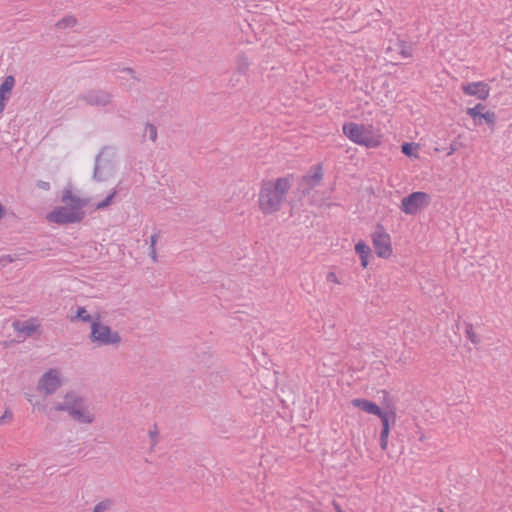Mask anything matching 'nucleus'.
Returning <instances> with one entry per match:
<instances>
[{
    "instance_id": "f257e3e1",
    "label": "nucleus",
    "mask_w": 512,
    "mask_h": 512,
    "mask_svg": "<svg viewBox=\"0 0 512 512\" xmlns=\"http://www.w3.org/2000/svg\"><path fill=\"white\" fill-rule=\"evenodd\" d=\"M293 180L294 175L288 174L275 180L262 181L258 194V206L264 215H272L281 210Z\"/></svg>"
},
{
    "instance_id": "f03ea898",
    "label": "nucleus",
    "mask_w": 512,
    "mask_h": 512,
    "mask_svg": "<svg viewBox=\"0 0 512 512\" xmlns=\"http://www.w3.org/2000/svg\"><path fill=\"white\" fill-rule=\"evenodd\" d=\"M56 411H65L75 421L84 424L93 422V415L86 410L84 399L74 391L65 394L63 402L54 405Z\"/></svg>"
},
{
    "instance_id": "7ed1b4c3",
    "label": "nucleus",
    "mask_w": 512,
    "mask_h": 512,
    "mask_svg": "<svg viewBox=\"0 0 512 512\" xmlns=\"http://www.w3.org/2000/svg\"><path fill=\"white\" fill-rule=\"evenodd\" d=\"M342 129L345 136L358 145L376 148L381 143L379 136L374 135L371 126L365 127L354 122H347Z\"/></svg>"
},
{
    "instance_id": "20e7f679",
    "label": "nucleus",
    "mask_w": 512,
    "mask_h": 512,
    "mask_svg": "<svg viewBox=\"0 0 512 512\" xmlns=\"http://www.w3.org/2000/svg\"><path fill=\"white\" fill-rule=\"evenodd\" d=\"M90 340L99 346L117 345L121 342V337L117 331L97 320L91 324Z\"/></svg>"
},
{
    "instance_id": "39448f33",
    "label": "nucleus",
    "mask_w": 512,
    "mask_h": 512,
    "mask_svg": "<svg viewBox=\"0 0 512 512\" xmlns=\"http://www.w3.org/2000/svg\"><path fill=\"white\" fill-rule=\"evenodd\" d=\"M323 179L322 164L314 165L311 170L301 176L297 182L296 192L300 198L308 195L315 187H317Z\"/></svg>"
},
{
    "instance_id": "423d86ee",
    "label": "nucleus",
    "mask_w": 512,
    "mask_h": 512,
    "mask_svg": "<svg viewBox=\"0 0 512 512\" xmlns=\"http://www.w3.org/2000/svg\"><path fill=\"white\" fill-rule=\"evenodd\" d=\"M431 202V196L422 191H415L401 200L400 209L406 215H416L420 210L428 207Z\"/></svg>"
},
{
    "instance_id": "0eeeda50",
    "label": "nucleus",
    "mask_w": 512,
    "mask_h": 512,
    "mask_svg": "<svg viewBox=\"0 0 512 512\" xmlns=\"http://www.w3.org/2000/svg\"><path fill=\"white\" fill-rule=\"evenodd\" d=\"M85 217V212H76L68 206L56 207L47 214V220L59 225L73 224L81 222Z\"/></svg>"
},
{
    "instance_id": "6e6552de",
    "label": "nucleus",
    "mask_w": 512,
    "mask_h": 512,
    "mask_svg": "<svg viewBox=\"0 0 512 512\" xmlns=\"http://www.w3.org/2000/svg\"><path fill=\"white\" fill-rule=\"evenodd\" d=\"M373 246L375 253L380 258H388L392 254L391 238L385 232L384 227L377 225L375 232L372 234Z\"/></svg>"
},
{
    "instance_id": "1a4fd4ad",
    "label": "nucleus",
    "mask_w": 512,
    "mask_h": 512,
    "mask_svg": "<svg viewBox=\"0 0 512 512\" xmlns=\"http://www.w3.org/2000/svg\"><path fill=\"white\" fill-rule=\"evenodd\" d=\"M112 94L102 89H91L78 96V99L90 106L105 107L112 101Z\"/></svg>"
},
{
    "instance_id": "9d476101",
    "label": "nucleus",
    "mask_w": 512,
    "mask_h": 512,
    "mask_svg": "<svg viewBox=\"0 0 512 512\" xmlns=\"http://www.w3.org/2000/svg\"><path fill=\"white\" fill-rule=\"evenodd\" d=\"M61 386L59 373L55 369L45 372L39 379L37 389L43 391L46 395H51Z\"/></svg>"
},
{
    "instance_id": "9b49d317",
    "label": "nucleus",
    "mask_w": 512,
    "mask_h": 512,
    "mask_svg": "<svg viewBox=\"0 0 512 512\" xmlns=\"http://www.w3.org/2000/svg\"><path fill=\"white\" fill-rule=\"evenodd\" d=\"M462 91L465 95L475 96L479 100H486L489 97L490 86L483 82H471L462 85Z\"/></svg>"
},
{
    "instance_id": "f8f14e48",
    "label": "nucleus",
    "mask_w": 512,
    "mask_h": 512,
    "mask_svg": "<svg viewBox=\"0 0 512 512\" xmlns=\"http://www.w3.org/2000/svg\"><path fill=\"white\" fill-rule=\"evenodd\" d=\"M62 202L67 203L68 207L73 209L76 212H84L83 208L87 206L88 199L80 198L75 196L72 191L68 188H65L62 193Z\"/></svg>"
},
{
    "instance_id": "ddd939ff",
    "label": "nucleus",
    "mask_w": 512,
    "mask_h": 512,
    "mask_svg": "<svg viewBox=\"0 0 512 512\" xmlns=\"http://www.w3.org/2000/svg\"><path fill=\"white\" fill-rule=\"evenodd\" d=\"M101 156L102 152L96 155L93 172V178L99 182L106 181L113 173V166L109 161L103 166L100 164Z\"/></svg>"
},
{
    "instance_id": "4468645a",
    "label": "nucleus",
    "mask_w": 512,
    "mask_h": 512,
    "mask_svg": "<svg viewBox=\"0 0 512 512\" xmlns=\"http://www.w3.org/2000/svg\"><path fill=\"white\" fill-rule=\"evenodd\" d=\"M14 330L20 334H23L24 338L32 337L39 329V325L35 323L34 319L25 321L15 320L12 323Z\"/></svg>"
},
{
    "instance_id": "2eb2a0df",
    "label": "nucleus",
    "mask_w": 512,
    "mask_h": 512,
    "mask_svg": "<svg viewBox=\"0 0 512 512\" xmlns=\"http://www.w3.org/2000/svg\"><path fill=\"white\" fill-rule=\"evenodd\" d=\"M15 85V79L12 75L5 77L0 85V114L5 108V102L9 99L11 91Z\"/></svg>"
},
{
    "instance_id": "dca6fc26",
    "label": "nucleus",
    "mask_w": 512,
    "mask_h": 512,
    "mask_svg": "<svg viewBox=\"0 0 512 512\" xmlns=\"http://www.w3.org/2000/svg\"><path fill=\"white\" fill-rule=\"evenodd\" d=\"M351 404L353 407L359 408L364 412L375 416L380 415L382 410L376 403L363 398H355L351 401Z\"/></svg>"
},
{
    "instance_id": "f3484780",
    "label": "nucleus",
    "mask_w": 512,
    "mask_h": 512,
    "mask_svg": "<svg viewBox=\"0 0 512 512\" xmlns=\"http://www.w3.org/2000/svg\"><path fill=\"white\" fill-rule=\"evenodd\" d=\"M382 424L383 429H390L391 425H395L396 423V413L393 408H389L388 406L385 410H381L380 415H377Z\"/></svg>"
},
{
    "instance_id": "a211bd4d",
    "label": "nucleus",
    "mask_w": 512,
    "mask_h": 512,
    "mask_svg": "<svg viewBox=\"0 0 512 512\" xmlns=\"http://www.w3.org/2000/svg\"><path fill=\"white\" fill-rule=\"evenodd\" d=\"M355 251L360 257L361 266L363 268H366L368 266V258L371 254L370 247L364 241L361 240L358 243H356Z\"/></svg>"
},
{
    "instance_id": "6ab92c4d",
    "label": "nucleus",
    "mask_w": 512,
    "mask_h": 512,
    "mask_svg": "<svg viewBox=\"0 0 512 512\" xmlns=\"http://www.w3.org/2000/svg\"><path fill=\"white\" fill-rule=\"evenodd\" d=\"M114 505L115 500L107 498L97 503L93 508V512H105L112 509Z\"/></svg>"
},
{
    "instance_id": "aec40b11",
    "label": "nucleus",
    "mask_w": 512,
    "mask_h": 512,
    "mask_svg": "<svg viewBox=\"0 0 512 512\" xmlns=\"http://www.w3.org/2000/svg\"><path fill=\"white\" fill-rule=\"evenodd\" d=\"M72 321H83V322H93V318L90 314L87 313L85 307H78L76 315L71 318Z\"/></svg>"
},
{
    "instance_id": "412c9836",
    "label": "nucleus",
    "mask_w": 512,
    "mask_h": 512,
    "mask_svg": "<svg viewBox=\"0 0 512 512\" xmlns=\"http://www.w3.org/2000/svg\"><path fill=\"white\" fill-rule=\"evenodd\" d=\"M249 61L248 58L244 54H239L237 56V71L241 74H246L249 69Z\"/></svg>"
},
{
    "instance_id": "4be33fe9",
    "label": "nucleus",
    "mask_w": 512,
    "mask_h": 512,
    "mask_svg": "<svg viewBox=\"0 0 512 512\" xmlns=\"http://www.w3.org/2000/svg\"><path fill=\"white\" fill-rule=\"evenodd\" d=\"M418 149V145L415 143L404 142L401 145V152L408 157H417L415 151Z\"/></svg>"
},
{
    "instance_id": "5701e85b",
    "label": "nucleus",
    "mask_w": 512,
    "mask_h": 512,
    "mask_svg": "<svg viewBox=\"0 0 512 512\" xmlns=\"http://www.w3.org/2000/svg\"><path fill=\"white\" fill-rule=\"evenodd\" d=\"M77 23V20L75 17L73 16H66V17H63L62 19H60L57 23H56V26L59 28V29H66V28H70V27H74Z\"/></svg>"
},
{
    "instance_id": "b1692460",
    "label": "nucleus",
    "mask_w": 512,
    "mask_h": 512,
    "mask_svg": "<svg viewBox=\"0 0 512 512\" xmlns=\"http://www.w3.org/2000/svg\"><path fill=\"white\" fill-rule=\"evenodd\" d=\"M485 108V105L478 103L472 108H468L466 110V113L472 117L476 122L479 120V118L482 115V110Z\"/></svg>"
},
{
    "instance_id": "393cba45",
    "label": "nucleus",
    "mask_w": 512,
    "mask_h": 512,
    "mask_svg": "<svg viewBox=\"0 0 512 512\" xmlns=\"http://www.w3.org/2000/svg\"><path fill=\"white\" fill-rule=\"evenodd\" d=\"M465 334L466 337L474 344L477 345L480 342V338L473 330V325L471 323L465 322Z\"/></svg>"
},
{
    "instance_id": "a878e982",
    "label": "nucleus",
    "mask_w": 512,
    "mask_h": 512,
    "mask_svg": "<svg viewBox=\"0 0 512 512\" xmlns=\"http://www.w3.org/2000/svg\"><path fill=\"white\" fill-rule=\"evenodd\" d=\"M484 120L489 126H494L496 115L493 111H487L482 113L481 117L477 121L478 124H482L481 120Z\"/></svg>"
},
{
    "instance_id": "bb28decb",
    "label": "nucleus",
    "mask_w": 512,
    "mask_h": 512,
    "mask_svg": "<svg viewBox=\"0 0 512 512\" xmlns=\"http://www.w3.org/2000/svg\"><path fill=\"white\" fill-rule=\"evenodd\" d=\"M462 146V143L455 139L453 140L448 148H442V151H446V156H451L454 152H456L460 147ZM437 151H441L440 148H436Z\"/></svg>"
},
{
    "instance_id": "cd10ccee",
    "label": "nucleus",
    "mask_w": 512,
    "mask_h": 512,
    "mask_svg": "<svg viewBox=\"0 0 512 512\" xmlns=\"http://www.w3.org/2000/svg\"><path fill=\"white\" fill-rule=\"evenodd\" d=\"M145 134H148L149 139L155 142L157 139V127L154 124L147 123L145 126Z\"/></svg>"
},
{
    "instance_id": "c85d7f7f",
    "label": "nucleus",
    "mask_w": 512,
    "mask_h": 512,
    "mask_svg": "<svg viewBox=\"0 0 512 512\" xmlns=\"http://www.w3.org/2000/svg\"><path fill=\"white\" fill-rule=\"evenodd\" d=\"M158 434H159L158 427H157V425L155 424V425L153 426V428L149 430V437H150L151 442H152L151 449H152L154 446H156V444L158 443Z\"/></svg>"
},
{
    "instance_id": "c756f323",
    "label": "nucleus",
    "mask_w": 512,
    "mask_h": 512,
    "mask_svg": "<svg viewBox=\"0 0 512 512\" xmlns=\"http://www.w3.org/2000/svg\"><path fill=\"white\" fill-rule=\"evenodd\" d=\"M115 195H116L115 191L110 193L103 201H101V202H99L97 204V208L98 209H104V208L108 207L111 204V202H112V200H113Z\"/></svg>"
},
{
    "instance_id": "7c9ffc66",
    "label": "nucleus",
    "mask_w": 512,
    "mask_h": 512,
    "mask_svg": "<svg viewBox=\"0 0 512 512\" xmlns=\"http://www.w3.org/2000/svg\"><path fill=\"white\" fill-rule=\"evenodd\" d=\"M12 418H13L12 412L9 410H6L4 412V414L0 417V425L10 422L12 420Z\"/></svg>"
},
{
    "instance_id": "2f4dec72",
    "label": "nucleus",
    "mask_w": 512,
    "mask_h": 512,
    "mask_svg": "<svg viewBox=\"0 0 512 512\" xmlns=\"http://www.w3.org/2000/svg\"><path fill=\"white\" fill-rule=\"evenodd\" d=\"M400 46H401L400 54L403 57L408 58V57L412 56V54L410 52V47L407 46L405 42H401Z\"/></svg>"
},
{
    "instance_id": "473e14b6",
    "label": "nucleus",
    "mask_w": 512,
    "mask_h": 512,
    "mask_svg": "<svg viewBox=\"0 0 512 512\" xmlns=\"http://www.w3.org/2000/svg\"><path fill=\"white\" fill-rule=\"evenodd\" d=\"M36 186L41 189V190H45V191H48L50 190V183L47 182V181H43V180H38L36 182Z\"/></svg>"
},
{
    "instance_id": "72a5a7b5",
    "label": "nucleus",
    "mask_w": 512,
    "mask_h": 512,
    "mask_svg": "<svg viewBox=\"0 0 512 512\" xmlns=\"http://www.w3.org/2000/svg\"><path fill=\"white\" fill-rule=\"evenodd\" d=\"M12 261L13 258L10 255H3L2 257H0L2 267L6 266L8 263H11Z\"/></svg>"
},
{
    "instance_id": "f704fd0d",
    "label": "nucleus",
    "mask_w": 512,
    "mask_h": 512,
    "mask_svg": "<svg viewBox=\"0 0 512 512\" xmlns=\"http://www.w3.org/2000/svg\"><path fill=\"white\" fill-rule=\"evenodd\" d=\"M158 237H159V232H156V233H154V234L151 236V238H150V246H149V248H152V247H155V246H156V243H157Z\"/></svg>"
},
{
    "instance_id": "c9c22d12",
    "label": "nucleus",
    "mask_w": 512,
    "mask_h": 512,
    "mask_svg": "<svg viewBox=\"0 0 512 512\" xmlns=\"http://www.w3.org/2000/svg\"><path fill=\"white\" fill-rule=\"evenodd\" d=\"M327 281L338 283L337 276L334 272H329L327 275Z\"/></svg>"
},
{
    "instance_id": "e433bc0d",
    "label": "nucleus",
    "mask_w": 512,
    "mask_h": 512,
    "mask_svg": "<svg viewBox=\"0 0 512 512\" xmlns=\"http://www.w3.org/2000/svg\"><path fill=\"white\" fill-rule=\"evenodd\" d=\"M389 434H390V429L381 428L380 439H388Z\"/></svg>"
},
{
    "instance_id": "4c0bfd02",
    "label": "nucleus",
    "mask_w": 512,
    "mask_h": 512,
    "mask_svg": "<svg viewBox=\"0 0 512 512\" xmlns=\"http://www.w3.org/2000/svg\"><path fill=\"white\" fill-rule=\"evenodd\" d=\"M149 254L151 256V258L156 261L157 259V253H156V248L155 247H152V248H149Z\"/></svg>"
},
{
    "instance_id": "58836bf2",
    "label": "nucleus",
    "mask_w": 512,
    "mask_h": 512,
    "mask_svg": "<svg viewBox=\"0 0 512 512\" xmlns=\"http://www.w3.org/2000/svg\"><path fill=\"white\" fill-rule=\"evenodd\" d=\"M388 446V439H380V448L386 450Z\"/></svg>"
},
{
    "instance_id": "ea45409f",
    "label": "nucleus",
    "mask_w": 512,
    "mask_h": 512,
    "mask_svg": "<svg viewBox=\"0 0 512 512\" xmlns=\"http://www.w3.org/2000/svg\"><path fill=\"white\" fill-rule=\"evenodd\" d=\"M333 506L336 512H343L341 506L338 503L333 502Z\"/></svg>"
},
{
    "instance_id": "a19ab883",
    "label": "nucleus",
    "mask_w": 512,
    "mask_h": 512,
    "mask_svg": "<svg viewBox=\"0 0 512 512\" xmlns=\"http://www.w3.org/2000/svg\"><path fill=\"white\" fill-rule=\"evenodd\" d=\"M3 215H4V208H3L2 204L0 203V220L2 219Z\"/></svg>"
},
{
    "instance_id": "79ce46f5",
    "label": "nucleus",
    "mask_w": 512,
    "mask_h": 512,
    "mask_svg": "<svg viewBox=\"0 0 512 512\" xmlns=\"http://www.w3.org/2000/svg\"><path fill=\"white\" fill-rule=\"evenodd\" d=\"M125 71L129 72V73H133V69L132 68H126Z\"/></svg>"
},
{
    "instance_id": "37998d69",
    "label": "nucleus",
    "mask_w": 512,
    "mask_h": 512,
    "mask_svg": "<svg viewBox=\"0 0 512 512\" xmlns=\"http://www.w3.org/2000/svg\"><path fill=\"white\" fill-rule=\"evenodd\" d=\"M439 512H444V511H443V509H441V508H440V509H439Z\"/></svg>"
}]
</instances>
